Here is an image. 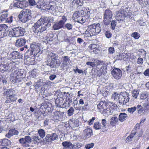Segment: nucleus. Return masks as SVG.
Segmentation results:
<instances>
[{"label":"nucleus","instance_id":"1","mask_svg":"<svg viewBox=\"0 0 149 149\" xmlns=\"http://www.w3.org/2000/svg\"><path fill=\"white\" fill-rule=\"evenodd\" d=\"M53 19L51 17L40 18L32 27V30L37 35L40 36L43 32L47 31V28L51 26L50 23L53 22Z\"/></svg>","mask_w":149,"mask_h":149},{"label":"nucleus","instance_id":"2","mask_svg":"<svg viewBox=\"0 0 149 149\" xmlns=\"http://www.w3.org/2000/svg\"><path fill=\"white\" fill-rule=\"evenodd\" d=\"M58 58V55L52 52H49L47 55L48 59L46 62V65L51 68H56L59 66L60 62Z\"/></svg>","mask_w":149,"mask_h":149},{"label":"nucleus","instance_id":"3","mask_svg":"<svg viewBox=\"0 0 149 149\" xmlns=\"http://www.w3.org/2000/svg\"><path fill=\"white\" fill-rule=\"evenodd\" d=\"M40 44L39 43H34L30 45V49H29L27 52L31 54V57H34L35 58L38 57L39 55L42 54V50L40 49Z\"/></svg>","mask_w":149,"mask_h":149},{"label":"nucleus","instance_id":"4","mask_svg":"<svg viewBox=\"0 0 149 149\" xmlns=\"http://www.w3.org/2000/svg\"><path fill=\"white\" fill-rule=\"evenodd\" d=\"M107 102L105 101H101L97 105L98 110L103 113L105 117H107L109 115H111L113 113V110L108 108L107 107Z\"/></svg>","mask_w":149,"mask_h":149},{"label":"nucleus","instance_id":"5","mask_svg":"<svg viewBox=\"0 0 149 149\" xmlns=\"http://www.w3.org/2000/svg\"><path fill=\"white\" fill-rule=\"evenodd\" d=\"M101 28L99 23L94 24L89 26L87 31L91 36L98 34L101 31Z\"/></svg>","mask_w":149,"mask_h":149},{"label":"nucleus","instance_id":"6","mask_svg":"<svg viewBox=\"0 0 149 149\" xmlns=\"http://www.w3.org/2000/svg\"><path fill=\"white\" fill-rule=\"evenodd\" d=\"M31 11L29 9L24 10L21 11L18 17L23 23H25L31 18Z\"/></svg>","mask_w":149,"mask_h":149},{"label":"nucleus","instance_id":"7","mask_svg":"<svg viewBox=\"0 0 149 149\" xmlns=\"http://www.w3.org/2000/svg\"><path fill=\"white\" fill-rule=\"evenodd\" d=\"M25 32V30L23 28L18 27L13 28L9 33V35L12 37H19L23 36Z\"/></svg>","mask_w":149,"mask_h":149},{"label":"nucleus","instance_id":"8","mask_svg":"<svg viewBox=\"0 0 149 149\" xmlns=\"http://www.w3.org/2000/svg\"><path fill=\"white\" fill-rule=\"evenodd\" d=\"M129 94L126 92L120 93L118 101L120 105H123L129 102Z\"/></svg>","mask_w":149,"mask_h":149},{"label":"nucleus","instance_id":"9","mask_svg":"<svg viewBox=\"0 0 149 149\" xmlns=\"http://www.w3.org/2000/svg\"><path fill=\"white\" fill-rule=\"evenodd\" d=\"M113 14L112 12L109 10H106L104 13V22L105 25H109L111 22Z\"/></svg>","mask_w":149,"mask_h":149},{"label":"nucleus","instance_id":"10","mask_svg":"<svg viewBox=\"0 0 149 149\" xmlns=\"http://www.w3.org/2000/svg\"><path fill=\"white\" fill-rule=\"evenodd\" d=\"M67 20V18L65 16H62V19L58 22H55L53 26V28L54 30H58L63 27L65 22Z\"/></svg>","mask_w":149,"mask_h":149},{"label":"nucleus","instance_id":"11","mask_svg":"<svg viewBox=\"0 0 149 149\" xmlns=\"http://www.w3.org/2000/svg\"><path fill=\"white\" fill-rule=\"evenodd\" d=\"M8 26L5 24H0V38L7 36Z\"/></svg>","mask_w":149,"mask_h":149},{"label":"nucleus","instance_id":"12","mask_svg":"<svg viewBox=\"0 0 149 149\" xmlns=\"http://www.w3.org/2000/svg\"><path fill=\"white\" fill-rule=\"evenodd\" d=\"M111 74L114 78L116 79H120L122 73L121 70L118 68H115L111 71Z\"/></svg>","mask_w":149,"mask_h":149},{"label":"nucleus","instance_id":"13","mask_svg":"<svg viewBox=\"0 0 149 149\" xmlns=\"http://www.w3.org/2000/svg\"><path fill=\"white\" fill-rule=\"evenodd\" d=\"M28 4V2L26 0H22L17 1L13 5L14 7L23 9Z\"/></svg>","mask_w":149,"mask_h":149},{"label":"nucleus","instance_id":"14","mask_svg":"<svg viewBox=\"0 0 149 149\" xmlns=\"http://www.w3.org/2000/svg\"><path fill=\"white\" fill-rule=\"evenodd\" d=\"M125 17L126 15L123 11H119L116 13V19L120 22H123Z\"/></svg>","mask_w":149,"mask_h":149},{"label":"nucleus","instance_id":"15","mask_svg":"<svg viewBox=\"0 0 149 149\" xmlns=\"http://www.w3.org/2000/svg\"><path fill=\"white\" fill-rule=\"evenodd\" d=\"M22 75H19L14 77L13 74H10V81L13 83H17L20 82L22 79V77L21 76Z\"/></svg>","mask_w":149,"mask_h":149},{"label":"nucleus","instance_id":"16","mask_svg":"<svg viewBox=\"0 0 149 149\" xmlns=\"http://www.w3.org/2000/svg\"><path fill=\"white\" fill-rule=\"evenodd\" d=\"M53 3V4H52L50 3L49 5H46L45 7V9H46L47 10H49V12L51 13L55 12L56 8V6L54 3Z\"/></svg>","mask_w":149,"mask_h":149},{"label":"nucleus","instance_id":"17","mask_svg":"<svg viewBox=\"0 0 149 149\" xmlns=\"http://www.w3.org/2000/svg\"><path fill=\"white\" fill-rule=\"evenodd\" d=\"M26 42V40L24 38H19L16 40L15 45L17 47H20L24 45Z\"/></svg>","mask_w":149,"mask_h":149},{"label":"nucleus","instance_id":"18","mask_svg":"<svg viewBox=\"0 0 149 149\" xmlns=\"http://www.w3.org/2000/svg\"><path fill=\"white\" fill-rule=\"evenodd\" d=\"M18 133V132L15 129H11L10 130L8 133L5 136L7 138H10L11 137L14 135H17Z\"/></svg>","mask_w":149,"mask_h":149},{"label":"nucleus","instance_id":"19","mask_svg":"<svg viewBox=\"0 0 149 149\" xmlns=\"http://www.w3.org/2000/svg\"><path fill=\"white\" fill-rule=\"evenodd\" d=\"M62 144L64 149H73V144L70 142L64 141Z\"/></svg>","mask_w":149,"mask_h":149},{"label":"nucleus","instance_id":"20","mask_svg":"<svg viewBox=\"0 0 149 149\" xmlns=\"http://www.w3.org/2000/svg\"><path fill=\"white\" fill-rule=\"evenodd\" d=\"M11 144L10 141L8 139L0 140V145L2 146H9Z\"/></svg>","mask_w":149,"mask_h":149},{"label":"nucleus","instance_id":"21","mask_svg":"<svg viewBox=\"0 0 149 149\" xmlns=\"http://www.w3.org/2000/svg\"><path fill=\"white\" fill-rule=\"evenodd\" d=\"M15 93V90L11 88L10 89H7L6 91H5L3 94V95H6L7 97H8V96L10 95H13Z\"/></svg>","mask_w":149,"mask_h":149},{"label":"nucleus","instance_id":"22","mask_svg":"<svg viewBox=\"0 0 149 149\" xmlns=\"http://www.w3.org/2000/svg\"><path fill=\"white\" fill-rule=\"evenodd\" d=\"M84 136L87 138L90 137L92 134V130L90 128H88L84 130Z\"/></svg>","mask_w":149,"mask_h":149},{"label":"nucleus","instance_id":"23","mask_svg":"<svg viewBox=\"0 0 149 149\" xmlns=\"http://www.w3.org/2000/svg\"><path fill=\"white\" fill-rule=\"evenodd\" d=\"M19 56V53L17 51H14L11 52L10 54V57L12 59H17L19 57H18Z\"/></svg>","mask_w":149,"mask_h":149},{"label":"nucleus","instance_id":"24","mask_svg":"<svg viewBox=\"0 0 149 149\" xmlns=\"http://www.w3.org/2000/svg\"><path fill=\"white\" fill-rule=\"evenodd\" d=\"M127 117V116L125 113H120L118 119L121 122H123Z\"/></svg>","mask_w":149,"mask_h":149},{"label":"nucleus","instance_id":"25","mask_svg":"<svg viewBox=\"0 0 149 149\" xmlns=\"http://www.w3.org/2000/svg\"><path fill=\"white\" fill-rule=\"evenodd\" d=\"M8 15L7 11L2 12L0 17V20L1 22L5 21Z\"/></svg>","mask_w":149,"mask_h":149},{"label":"nucleus","instance_id":"26","mask_svg":"<svg viewBox=\"0 0 149 149\" xmlns=\"http://www.w3.org/2000/svg\"><path fill=\"white\" fill-rule=\"evenodd\" d=\"M45 3L43 2L39 1L37 3L35 7L38 8L42 9L45 10V7L46 6H45Z\"/></svg>","mask_w":149,"mask_h":149},{"label":"nucleus","instance_id":"27","mask_svg":"<svg viewBox=\"0 0 149 149\" xmlns=\"http://www.w3.org/2000/svg\"><path fill=\"white\" fill-rule=\"evenodd\" d=\"M119 96L120 94L118 93L117 92H114L112 93L111 98L112 99L114 100L118 101Z\"/></svg>","mask_w":149,"mask_h":149},{"label":"nucleus","instance_id":"28","mask_svg":"<svg viewBox=\"0 0 149 149\" xmlns=\"http://www.w3.org/2000/svg\"><path fill=\"white\" fill-rule=\"evenodd\" d=\"M9 68L6 64H1L0 65V70L1 72H4L8 70Z\"/></svg>","mask_w":149,"mask_h":149},{"label":"nucleus","instance_id":"29","mask_svg":"<svg viewBox=\"0 0 149 149\" xmlns=\"http://www.w3.org/2000/svg\"><path fill=\"white\" fill-rule=\"evenodd\" d=\"M32 139L34 143L35 144L39 143L40 142L41 138L38 136L35 135L33 136Z\"/></svg>","mask_w":149,"mask_h":149},{"label":"nucleus","instance_id":"30","mask_svg":"<svg viewBox=\"0 0 149 149\" xmlns=\"http://www.w3.org/2000/svg\"><path fill=\"white\" fill-rule=\"evenodd\" d=\"M38 133L40 137L42 138H43L45 136V130L42 129H40L38 130Z\"/></svg>","mask_w":149,"mask_h":149},{"label":"nucleus","instance_id":"31","mask_svg":"<svg viewBox=\"0 0 149 149\" xmlns=\"http://www.w3.org/2000/svg\"><path fill=\"white\" fill-rule=\"evenodd\" d=\"M15 70L11 74H13V76L14 77H16L17 76L19 75H23V73H22L20 71H19V70L17 68H15Z\"/></svg>","mask_w":149,"mask_h":149},{"label":"nucleus","instance_id":"32","mask_svg":"<svg viewBox=\"0 0 149 149\" xmlns=\"http://www.w3.org/2000/svg\"><path fill=\"white\" fill-rule=\"evenodd\" d=\"M7 98V99H9L12 102L15 101L17 99L16 95L15 93L13 95H9L8 98Z\"/></svg>","mask_w":149,"mask_h":149},{"label":"nucleus","instance_id":"33","mask_svg":"<svg viewBox=\"0 0 149 149\" xmlns=\"http://www.w3.org/2000/svg\"><path fill=\"white\" fill-rule=\"evenodd\" d=\"M118 119L116 117H113L111 118V121L110 122V124L112 126H114L116 123L118 122Z\"/></svg>","mask_w":149,"mask_h":149},{"label":"nucleus","instance_id":"34","mask_svg":"<svg viewBox=\"0 0 149 149\" xmlns=\"http://www.w3.org/2000/svg\"><path fill=\"white\" fill-rule=\"evenodd\" d=\"M19 142L23 146L25 147H29V146L30 145L29 144V143H27V142L24 141L23 138L20 139Z\"/></svg>","mask_w":149,"mask_h":149},{"label":"nucleus","instance_id":"35","mask_svg":"<svg viewBox=\"0 0 149 149\" xmlns=\"http://www.w3.org/2000/svg\"><path fill=\"white\" fill-rule=\"evenodd\" d=\"M81 14L79 11H76L75 12L73 16V18L74 19H78L81 16Z\"/></svg>","mask_w":149,"mask_h":149},{"label":"nucleus","instance_id":"36","mask_svg":"<svg viewBox=\"0 0 149 149\" xmlns=\"http://www.w3.org/2000/svg\"><path fill=\"white\" fill-rule=\"evenodd\" d=\"M97 47V45L94 44H91L89 45V48L90 50H93L91 52H93L94 53L96 52Z\"/></svg>","mask_w":149,"mask_h":149},{"label":"nucleus","instance_id":"37","mask_svg":"<svg viewBox=\"0 0 149 149\" xmlns=\"http://www.w3.org/2000/svg\"><path fill=\"white\" fill-rule=\"evenodd\" d=\"M60 113L58 111H56L54 112V119L58 120H60Z\"/></svg>","mask_w":149,"mask_h":149},{"label":"nucleus","instance_id":"38","mask_svg":"<svg viewBox=\"0 0 149 149\" xmlns=\"http://www.w3.org/2000/svg\"><path fill=\"white\" fill-rule=\"evenodd\" d=\"M85 18V17L81 16L76 20V22L81 24L85 22L86 19Z\"/></svg>","mask_w":149,"mask_h":149},{"label":"nucleus","instance_id":"39","mask_svg":"<svg viewBox=\"0 0 149 149\" xmlns=\"http://www.w3.org/2000/svg\"><path fill=\"white\" fill-rule=\"evenodd\" d=\"M44 140V141L48 142H51L53 141L50 134L47 135Z\"/></svg>","mask_w":149,"mask_h":149},{"label":"nucleus","instance_id":"40","mask_svg":"<svg viewBox=\"0 0 149 149\" xmlns=\"http://www.w3.org/2000/svg\"><path fill=\"white\" fill-rule=\"evenodd\" d=\"M69 124L70 126L72 127H75L77 126V123L75 122V120H71L69 121Z\"/></svg>","mask_w":149,"mask_h":149},{"label":"nucleus","instance_id":"41","mask_svg":"<svg viewBox=\"0 0 149 149\" xmlns=\"http://www.w3.org/2000/svg\"><path fill=\"white\" fill-rule=\"evenodd\" d=\"M104 66H103L101 67L100 69L98 70L97 72V75L98 76L100 77L102 74L103 72V69L104 68Z\"/></svg>","mask_w":149,"mask_h":149},{"label":"nucleus","instance_id":"42","mask_svg":"<svg viewBox=\"0 0 149 149\" xmlns=\"http://www.w3.org/2000/svg\"><path fill=\"white\" fill-rule=\"evenodd\" d=\"M24 141L27 142V143H31V142L32 140L31 137L29 136H26L23 138Z\"/></svg>","mask_w":149,"mask_h":149},{"label":"nucleus","instance_id":"43","mask_svg":"<svg viewBox=\"0 0 149 149\" xmlns=\"http://www.w3.org/2000/svg\"><path fill=\"white\" fill-rule=\"evenodd\" d=\"M135 134V133H131L129 136L126 139V141L128 142H130L132 141V138L134 136Z\"/></svg>","mask_w":149,"mask_h":149},{"label":"nucleus","instance_id":"44","mask_svg":"<svg viewBox=\"0 0 149 149\" xmlns=\"http://www.w3.org/2000/svg\"><path fill=\"white\" fill-rule=\"evenodd\" d=\"M81 143H76L74 144H73V149H78L80 148L82 146Z\"/></svg>","mask_w":149,"mask_h":149},{"label":"nucleus","instance_id":"45","mask_svg":"<svg viewBox=\"0 0 149 149\" xmlns=\"http://www.w3.org/2000/svg\"><path fill=\"white\" fill-rule=\"evenodd\" d=\"M129 56L127 53H122L121 54L122 60L126 61L128 59Z\"/></svg>","mask_w":149,"mask_h":149},{"label":"nucleus","instance_id":"46","mask_svg":"<svg viewBox=\"0 0 149 149\" xmlns=\"http://www.w3.org/2000/svg\"><path fill=\"white\" fill-rule=\"evenodd\" d=\"M101 125L98 122L95 123L94 124V127L96 130L101 129Z\"/></svg>","mask_w":149,"mask_h":149},{"label":"nucleus","instance_id":"47","mask_svg":"<svg viewBox=\"0 0 149 149\" xmlns=\"http://www.w3.org/2000/svg\"><path fill=\"white\" fill-rule=\"evenodd\" d=\"M74 109L72 107H70L68 111V116H70L72 115L73 113Z\"/></svg>","mask_w":149,"mask_h":149},{"label":"nucleus","instance_id":"48","mask_svg":"<svg viewBox=\"0 0 149 149\" xmlns=\"http://www.w3.org/2000/svg\"><path fill=\"white\" fill-rule=\"evenodd\" d=\"M139 94V92L137 90H134L132 92V96L133 97L136 99L137 98Z\"/></svg>","mask_w":149,"mask_h":149},{"label":"nucleus","instance_id":"49","mask_svg":"<svg viewBox=\"0 0 149 149\" xmlns=\"http://www.w3.org/2000/svg\"><path fill=\"white\" fill-rule=\"evenodd\" d=\"M65 27L68 29L70 30L72 29L73 25L72 24L68 23L65 24Z\"/></svg>","mask_w":149,"mask_h":149},{"label":"nucleus","instance_id":"50","mask_svg":"<svg viewBox=\"0 0 149 149\" xmlns=\"http://www.w3.org/2000/svg\"><path fill=\"white\" fill-rule=\"evenodd\" d=\"M132 36L135 39H138L140 36V35L136 32H135L132 35Z\"/></svg>","mask_w":149,"mask_h":149},{"label":"nucleus","instance_id":"51","mask_svg":"<svg viewBox=\"0 0 149 149\" xmlns=\"http://www.w3.org/2000/svg\"><path fill=\"white\" fill-rule=\"evenodd\" d=\"M148 95L147 93H142L140 95V98L142 100L146 99Z\"/></svg>","mask_w":149,"mask_h":149},{"label":"nucleus","instance_id":"52","mask_svg":"<svg viewBox=\"0 0 149 149\" xmlns=\"http://www.w3.org/2000/svg\"><path fill=\"white\" fill-rule=\"evenodd\" d=\"M51 136L52 139L53 141L55 140H57L58 139V135L56 133H53L51 135Z\"/></svg>","mask_w":149,"mask_h":149},{"label":"nucleus","instance_id":"53","mask_svg":"<svg viewBox=\"0 0 149 149\" xmlns=\"http://www.w3.org/2000/svg\"><path fill=\"white\" fill-rule=\"evenodd\" d=\"M29 3L30 6H34L35 7L36 5V2L35 0H29Z\"/></svg>","mask_w":149,"mask_h":149},{"label":"nucleus","instance_id":"54","mask_svg":"<svg viewBox=\"0 0 149 149\" xmlns=\"http://www.w3.org/2000/svg\"><path fill=\"white\" fill-rule=\"evenodd\" d=\"M136 108L135 107L129 108L128 109L127 111L130 113H133L136 110Z\"/></svg>","mask_w":149,"mask_h":149},{"label":"nucleus","instance_id":"55","mask_svg":"<svg viewBox=\"0 0 149 149\" xmlns=\"http://www.w3.org/2000/svg\"><path fill=\"white\" fill-rule=\"evenodd\" d=\"M93 62L94 65V67L100 65L101 63L100 62L98 59H94V60Z\"/></svg>","mask_w":149,"mask_h":149},{"label":"nucleus","instance_id":"56","mask_svg":"<svg viewBox=\"0 0 149 149\" xmlns=\"http://www.w3.org/2000/svg\"><path fill=\"white\" fill-rule=\"evenodd\" d=\"M94 146V144L93 143L88 144L86 145L85 148L86 149H90L92 148Z\"/></svg>","mask_w":149,"mask_h":149},{"label":"nucleus","instance_id":"57","mask_svg":"<svg viewBox=\"0 0 149 149\" xmlns=\"http://www.w3.org/2000/svg\"><path fill=\"white\" fill-rule=\"evenodd\" d=\"M116 25V22L114 20H113L111 23V28L112 30L115 29V27Z\"/></svg>","mask_w":149,"mask_h":149},{"label":"nucleus","instance_id":"58","mask_svg":"<svg viewBox=\"0 0 149 149\" xmlns=\"http://www.w3.org/2000/svg\"><path fill=\"white\" fill-rule=\"evenodd\" d=\"M143 62V59L140 57L139 58L137 59V63L139 65H142Z\"/></svg>","mask_w":149,"mask_h":149},{"label":"nucleus","instance_id":"59","mask_svg":"<svg viewBox=\"0 0 149 149\" xmlns=\"http://www.w3.org/2000/svg\"><path fill=\"white\" fill-rule=\"evenodd\" d=\"M132 66L130 65H129L126 68V70L127 73L131 72L132 71Z\"/></svg>","mask_w":149,"mask_h":149},{"label":"nucleus","instance_id":"60","mask_svg":"<svg viewBox=\"0 0 149 149\" xmlns=\"http://www.w3.org/2000/svg\"><path fill=\"white\" fill-rule=\"evenodd\" d=\"M108 51L109 54H113L115 52L114 49L113 47H109L108 49Z\"/></svg>","mask_w":149,"mask_h":149},{"label":"nucleus","instance_id":"61","mask_svg":"<svg viewBox=\"0 0 149 149\" xmlns=\"http://www.w3.org/2000/svg\"><path fill=\"white\" fill-rule=\"evenodd\" d=\"M13 20V17L11 16L9 18H7L5 21L7 23H11L12 22Z\"/></svg>","mask_w":149,"mask_h":149},{"label":"nucleus","instance_id":"62","mask_svg":"<svg viewBox=\"0 0 149 149\" xmlns=\"http://www.w3.org/2000/svg\"><path fill=\"white\" fill-rule=\"evenodd\" d=\"M73 2L77 5H79V6H81L82 4L81 0H74Z\"/></svg>","mask_w":149,"mask_h":149},{"label":"nucleus","instance_id":"63","mask_svg":"<svg viewBox=\"0 0 149 149\" xmlns=\"http://www.w3.org/2000/svg\"><path fill=\"white\" fill-rule=\"evenodd\" d=\"M105 35L107 38H110L111 36L110 32L109 31H106L105 33Z\"/></svg>","mask_w":149,"mask_h":149},{"label":"nucleus","instance_id":"64","mask_svg":"<svg viewBox=\"0 0 149 149\" xmlns=\"http://www.w3.org/2000/svg\"><path fill=\"white\" fill-rule=\"evenodd\" d=\"M143 74L146 76H149V69H147L144 72Z\"/></svg>","mask_w":149,"mask_h":149}]
</instances>
